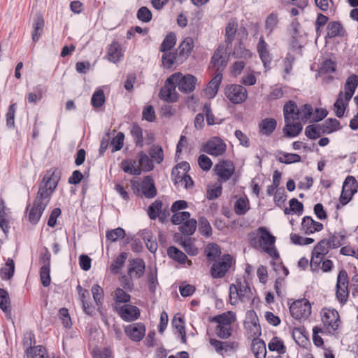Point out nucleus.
I'll return each instance as SVG.
<instances>
[{
    "instance_id": "obj_1",
    "label": "nucleus",
    "mask_w": 358,
    "mask_h": 358,
    "mask_svg": "<svg viewBox=\"0 0 358 358\" xmlns=\"http://www.w3.org/2000/svg\"><path fill=\"white\" fill-rule=\"evenodd\" d=\"M61 171L56 168H52L47 171L41 182L39 185L37 195L34 201L33 206H27L29 210L28 219L33 224H36L45 208L48 205L51 196L56 189L61 178Z\"/></svg>"
},
{
    "instance_id": "obj_2",
    "label": "nucleus",
    "mask_w": 358,
    "mask_h": 358,
    "mask_svg": "<svg viewBox=\"0 0 358 358\" xmlns=\"http://www.w3.org/2000/svg\"><path fill=\"white\" fill-rule=\"evenodd\" d=\"M283 116L285 127L283 132L287 137L298 136L303 129L301 122L299 121V108L293 101H287L283 107Z\"/></svg>"
},
{
    "instance_id": "obj_3",
    "label": "nucleus",
    "mask_w": 358,
    "mask_h": 358,
    "mask_svg": "<svg viewBox=\"0 0 358 358\" xmlns=\"http://www.w3.org/2000/svg\"><path fill=\"white\" fill-rule=\"evenodd\" d=\"M275 237L265 227H261L257 229V236L251 240V245L257 249H262L272 257H278V254L274 246Z\"/></svg>"
},
{
    "instance_id": "obj_4",
    "label": "nucleus",
    "mask_w": 358,
    "mask_h": 358,
    "mask_svg": "<svg viewBox=\"0 0 358 358\" xmlns=\"http://www.w3.org/2000/svg\"><path fill=\"white\" fill-rule=\"evenodd\" d=\"M252 293L247 280L245 278H238L234 284L229 287V302L236 305L239 301L245 303L251 300Z\"/></svg>"
},
{
    "instance_id": "obj_5",
    "label": "nucleus",
    "mask_w": 358,
    "mask_h": 358,
    "mask_svg": "<svg viewBox=\"0 0 358 358\" xmlns=\"http://www.w3.org/2000/svg\"><path fill=\"white\" fill-rule=\"evenodd\" d=\"M236 320L235 315L229 311L213 317L211 322H216L215 331L217 336L222 339H227L232 333V324Z\"/></svg>"
},
{
    "instance_id": "obj_6",
    "label": "nucleus",
    "mask_w": 358,
    "mask_h": 358,
    "mask_svg": "<svg viewBox=\"0 0 358 358\" xmlns=\"http://www.w3.org/2000/svg\"><path fill=\"white\" fill-rule=\"evenodd\" d=\"M234 258L229 254L222 255L211 266L210 274L213 278H223L234 264Z\"/></svg>"
},
{
    "instance_id": "obj_7",
    "label": "nucleus",
    "mask_w": 358,
    "mask_h": 358,
    "mask_svg": "<svg viewBox=\"0 0 358 358\" xmlns=\"http://www.w3.org/2000/svg\"><path fill=\"white\" fill-rule=\"evenodd\" d=\"M224 94L234 104H240L248 99L247 90L241 85L231 84L224 88Z\"/></svg>"
},
{
    "instance_id": "obj_8",
    "label": "nucleus",
    "mask_w": 358,
    "mask_h": 358,
    "mask_svg": "<svg viewBox=\"0 0 358 358\" xmlns=\"http://www.w3.org/2000/svg\"><path fill=\"white\" fill-rule=\"evenodd\" d=\"M202 150L211 156H222L227 150V144L221 138L214 136L203 145Z\"/></svg>"
},
{
    "instance_id": "obj_9",
    "label": "nucleus",
    "mask_w": 358,
    "mask_h": 358,
    "mask_svg": "<svg viewBox=\"0 0 358 358\" xmlns=\"http://www.w3.org/2000/svg\"><path fill=\"white\" fill-rule=\"evenodd\" d=\"M289 312L291 315L296 320L308 318L311 314L310 303L306 299L296 300L291 304Z\"/></svg>"
},
{
    "instance_id": "obj_10",
    "label": "nucleus",
    "mask_w": 358,
    "mask_h": 358,
    "mask_svg": "<svg viewBox=\"0 0 358 358\" xmlns=\"http://www.w3.org/2000/svg\"><path fill=\"white\" fill-rule=\"evenodd\" d=\"M176 77H178V75H171L167 78L164 86L161 89L159 92V96L161 99L169 103H173L177 101L178 99V94L176 90V85L174 83Z\"/></svg>"
},
{
    "instance_id": "obj_11",
    "label": "nucleus",
    "mask_w": 358,
    "mask_h": 358,
    "mask_svg": "<svg viewBox=\"0 0 358 358\" xmlns=\"http://www.w3.org/2000/svg\"><path fill=\"white\" fill-rule=\"evenodd\" d=\"M336 288L337 299L341 303H345L348 300L349 291L348 273L343 269L338 273Z\"/></svg>"
},
{
    "instance_id": "obj_12",
    "label": "nucleus",
    "mask_w": 358,
    "mask_h": 358,
    "mask_svg": "<svg viewBox=\"0 0 358 358\" xmlns=\"http://www.w3.org/2000/svg\"><path fill=\"white\" fill-rule=\"evenodd\" d=\"M115 310L124 321L131 322L137 320L140 316V309L131 304H115Z\"/></svg>"
},
{
    "instance_id": "obj_13",
    "label": "nucleus",
    "mask_w": 358,
    "mask_h": 358,
    "mask_svg": "<svg viewBox=\"0 0 358 358\" xmlns=\"http://www.w3.org/2000/svg\"><path fill=\"white\" fill-rule=\"evenodd\" d=\"M132 186L134 190H136L138 193L141 192V195L146 198L151 199L157 194L154 180L150 176L145 177L141 183H132Z\"/></svg>"
},
{
    "instance_id": "obj_14",
    "label": "nucleus",
    "mask_w": 358,
    "mask_h": 358,
    "mask_svg": "<svg viewBox=\"0 0 358 358\" xmlns=\"http://www.w3.org/2000/svg\"><path fill=\"white\" fill-rule=\"evenodd\" d=\"M173 75H178L174 83L178 86V90L184 93H190L193 92L196 87V78L190 74L183 76L181 73H175Z\"/></svg>"
},
{
    "instance_id": "obj_15",
    "label": "nucleus",
    "mask_w": 358,
    "mask_h": 358,
    "mask_svg": "<svg viewBox=\"0 0 358 358\" xmlns=\"http://www.w3.org/2000/svg\"><path fill=\"white\" fill-rule=\"evenodd\" d=\"M214 171L220 180L227 181L234 173L235 166L230 160H222L215 164Z\"/></svg>"
},
{
    "instance_id": "obj_16",
    "label": "nucleus",
    "mask_w": 358,
    "mask_h": 358,
    "mask_svg": "<svg viewBox=\"0 0 358 358\" xmlns=\"http://www.w3.org/2000/svg\"><path fill=\"white\" fill-rule=\"evenodd\" d=\"M322 321L329 331L338 329L340 324L338 313L334 309L323 308L322 310Z\"/></svg>"
},
{
    "instance_id": "obj_17",
    "label": "nucleus",
    "mask_w": 358,
    "mask_h": 358,
    "mask_svg": "<svg viewBox=\"0 0 358 358\" xmlns=\"http://www.w3.org/2000/svg\"><path fill=\"white\" fill-rule=\"evenodd\" d=\"M127 336L134 342L141 341L145 334V326L141 322L127 325L124 329Z\"/></svg>"
},
{
    "instance_id": "obj_18",
    "label": "nucleus",
    "mask_w": 358,
    "mask_h": 358,
    "mask_svg": "<svg viewBox=\"0 0 358 358\" xmlns=\"http://www.w3.org/2000/svg\"><path fill=\"white\" fill-rule=\"evenodd\" d=\"M324 228L321 222L315 221L310 216H305L301 222V231L306 235H310L315 232H319Z\"/></svg>"
},
{
    "instance_id": "obj_19",
    "label": "nucleus",
    "mask_w": 358,
    "mask_h": 358,
    "mask_svg": "<svg viewBox=\"0 0 358 358\" xmlns=\"http://www.w3.org/2000/svg\"><path fill=\"white\" fill-rule=\"evenodd\" d=\"M228 59L229 55L226 48L224 46H219L212 57L211 63L214 66L217 67L218 71L220 68L226 66Z\"/></svg>"
},
{
    "instance_id": "obj_20",
    "label": "nucleus",
    "mask_w": 358,
    "mask_h": 358,
    "mask_svg": "<svg viewBox=\"0 0 358 358\" xmlns=\"http://www.w3.org/2000/svg\"><path fill=\"white\" fill-rule=\"evenodd\" d=\"M257 49L264 67L266 69L268 68L272 61V56L268 50V45L262 36L259 38Z\"/></svg>"
},
{
    "instance_id": "obj_21",
    "label": "nucleus",
    "mask_w": 358,
    "mask_h": 358,
    "mask_svg": "<svg viewBox=\"0 0 358 358\" xmlns=\"http://www.w3.org/2000/svg\"><path fill=\"white\" fill-rule=\"evenodd\" d=\"M145 262L141 259H135L129 262L128 274L131 278H139L145 271Z\"/></svg>"
},
{
    "instance_id": "obj_22",
    "label": "nucleus",
    "mask_w": 358,
    "mask_h": 358,
    "mask_svg": "<svg viewBox=\"0 0 358 358\" xmlns=\"http://www.w3.org/2000/svg\"><path fill=\"white\" fill-rule=\"evenodd\" d=\"M357 86L358 76L352 74L347 78L344 86L345 93L343 94L346 102H349L352 99Z\"/></svg>"
},
{
    "instance_id": "obj_23",
    "label": "nucleus",
    "mask_w": 358,
    "mask_h": 358,
    "mask_svg": "<svg viewBox=\"0 0 358 358\" xmlns=\"http://www.w3.org/2000/svg\"><path fill=\"white\" fill-rule=\"evenodd\" d=\"M222 79L221 73H217L208 83L205 90V94L208 98H213L217 93L219 86Z\"/></svg>"
},
{
    "instance_id": "obj_24",
    "label": "nucleus",
    "mask_w": 358,
    "mask_h": 358,
    "mask_svg": "<svg viewBox=\"0 0 358 358\" xmlns=\"http://www.w3.org/2000/svg\"><path fill=\"white\" fill-rule=\"evenodd\" d=\"M194 47V41L193 39L190 37H187L184 39V41L180 44L178 48V58L181 61L186 59L191 51L192 50Z\"/></svg>"
},
{
    "instance_id": "obj_25",
    "label": "nucleus",
    "mask_w": 358,
    "mask_h": 358,
    "mask_svg": "<svg viewBox=\"0 0 358 358\" xmlns=\"http://www.w3.org/2000/svg\"><path fill=\"white\" fill-rule=\"evenodd\" d=\"M121 166L125 173L134 176H139L141 173V169L139 166L138 162L134 159L123 160Z\"/></svg>"
},
{
    "instance_id": "obj_26",
    "label": "nucleus",
    "mask_w": 358,
    "mask_h": 358,
    "mask_svg": "<svg viewBox=\"0 0 358 358\" xmlns=\"http://www.w3.org/2000/svg\"><path fill=\"white\" fill-rule=\"evenodd\" d=\"M252 351L256 358H266V348L265 343L259 338H254L252 343Z\"/></svg>"
},
{
    "instance_id": "obj_27",
    "label": "nucleus",
    "mask_w": 358,
    "mask_h": 358,
    "mask_svg": "<svg viewBox=\"0 0 358 358\" xmlns=\"http://www.w3.org/2000/svg\"><path fill=\"white\" fill-rule=\"evenodd\" d=\"M45 259V257H43ZM45 260L47 263H45L41 268L40 271V278L41 280V283L44 287H48L50 284V255H47L45 257Z\"/></svg>"
},
{
    "instance_id": "obj_28",
    "label": "nucleus",
    "mask_w": 358,
    "mask_h": 358,
    "mask_svg": "<svg viewBox=\"0 0 358 358\" xmlns=\"http://www.w3.org/2000/svg\"><path fill=\"white\" fill-rule=\"evenodd\" d=\"M277 122L273 118H265L259 123V131L264 134L268 136L275 130Z\"/></svg>"
},
{
    "instance_id": "obj_29",
    "label": "nucleus",
    "mask_w": 358,
    "mask_h": 358,
    "mask_svg": "<svg viewBox=\"0 0 358 358\" xmlns=\"http://www.w3.org/2000/svg\"><path fill=\"white\" fill-rule=\"evenodd\" d=\"M122 57L123 53L120 44L117 41H113L108 50V59L115 63L118 62Z\"/></svg>"
},
{
    "instance_id": "obj_30",
    "label": "nucleus",
    "mask_w": 358,
    "mask_h": 358,
    "mask_svg": "<svg viewBox=\"0 0 358 358\" xmlns=\"http://www.w3.org/2000/svg\"><path fill=\"white\" fill-rule=\"evenodd\" d=\"M320 128L323 134H331L339 130L341 127L338 120L329 118L320 124Z\"/></svg>"
},
{
    "instance_id": "obj_31",
    "label": "nucleus",
    "mask_w": 358,
    "mask_h": 358,
    "mask_svg": "<svg viewBox=\"0 0 358 358\" xmlns=\"http://www.w3.org/2000/svg\"><path fill=\"white\" fill-rule=\"evenodd\" d=\"M44 26V20L41 15H37L33 22V31H32V40L34 42H37L41 35L43 28Z\"/></svg>"
},
{
    "instance_id": "obj_32",
    "label": "nucleus",
    "mask_w": 358,
    "mask_h": 358,
    "mask_svg": "<svg viewBox=\"0 0 358 358\" xmlns=\"http://www.w3.org/2000/svg\"><path fill=\"white\" fill-rule=\"evenodd\" d=\"M137 159L138 160V164L142 171H150L154 168L152 161L149 157L143 151L138 153Z\"/></svg>"
},
{
    "instance_id": "obj_33",
    "label": "nucleus",
    "mask_w": 358,
    "mask_h": 358,
    "mask_svg": "<svg viewBox=\"0 0 358 358\" xmlns=\"http://www.w3.org/2000/svg\"><path fill=\"white\" fill-rule=\"evenodd\" d=\"M348 104V102L345 101V98L343 99V92L341 91L336 102L334 104L335 113L338 117H342L343 116Z\"/></svg>"
},
{
    "instance_id": "obj_34",
    "label": "nucleus",
    "mask_w": 358,
    "mask_h": 358,
    "mask_svg": "<svg viewBox=\"0 0 358 358\" xmlns=\"http://www.w3.org/2000/svg\"><path fill=\"white\" fill-rule=\"evenodd\" d=\"M327 36L331 38L343 34V28L338 22H331L327 27Z\"/></svg>"
},
{
    "instance_id": "obj_35",
    "label": "nucleus",
    "mask_w": 358,
    "mask_h": 358,
    "mask_svg": "<svg viewBox=\"0 0 358 358\" xmlns=\"http://www.w3.org/2000/svg\"><path fill=\"white\" fill-rule=\"evenodd\" d=\"M127 256V253L123 252L115 259L110 266V269L113 273L117 274L120 272L124 265Z\"/></svg>"
},
{
    "instance_id": "obj_36",
    "label": "nucleus",
    "mask_w": 358,
    "mask_h": 358,
    "mask_svg": "<svg viewBox=\"0 0 358 358\" xmlns=\"http://www.w3.org/2000/svg\"><path fill=\"white\" fill-rule=\"evenodd\" d=\"M196 228V221L194 219H187L180 227L179 230L185 235H192Z\"/></svg>"
},
{
    "instance_id": "obj_37",
    "label": "nucleus",
    "mask_w": 358,
    "mask_h": 358,
    "mask_svg": "<svg viewBox=\"0 0 358 358\" xmlns=\"http://www.w3.org/2000/svg\"><path fill=\"white\" fill-rule=\"evenodd\" d=\"M280 156L278 157V160L282 164H289L292 163H297L301 162V156L298 154L287 153L285 152H280Z\"/></svg>"
},
{
    "instance_id": "obj_38",
    "label": "nucleus",
    "mask_w": 358,
    "mask_h": 358,
    "mask_svg": "<svg viewBox=\"0 0 358 358\" xmlns=\"http://www.w3.org/2000/svg\"><path fill=\"white\" fill-rule=\"evenodd\" d=\"M270 351H276L278 354L282 355L286 352V348L283 341L278 337H273L268 345Z\"/></svg>"
},
{
    "instance_id": "obj_39",
    "label": "nucleus",
    "mask_w": 358,
    "mask_h": 358,
    "mask_svg": "<svg viewBox=\"0 0 358 358\" xmlns=\"http://www.w3.org/2000/svg\"><path fill=\"white\" fill-rule=\"evenodd\" d=\"M130 134L134 140L137 147H143V129L136 124H134L131 128Z\"/></svg>"
},
{
    "instance_id": "obj_40",
    "label": "nucleus",
    "mask_w": 358,
    "mask_h": 358,
    "mask_svg": "<svg viewBox=\"0 0 358 358\" xmlns=\"http://www.w3.org/2000/svg\"><path fill=\"white\" fill-rule=\"evenodd\" d=\"M141 236L145 242L147 248L152 252L155 253L157 249V243L155 238L152 236L148 230H143Z\"/></svg>"
},
{
    "instance_id": "obj_41",
    "label": "nucleus",
    "mask_w": 358,
    "mask_h": 358,
    "mask_svg": "<svg viewBox=\"0 0 358 358\" xmlns=\"http://www.w3.org/2000/svg\"><path fill=\"white\" fill-rule=\"evenodd\" d=\"M163 52L162 57V62L164 67L166 69H169L174 64L177 57H178V54L171 50L167 51H162Z\"/></svg>"
},
{
    "instance_id": "obj_42",
    "label": "nucleus",
    "mask_w": 358,
    "mask_h": 358,
    "mask_svg": "<svg viewBox=\"0 0 358 358\" xmlns=\"http://www.w3.org/2000/svg\"><path fill=\"white\" fill-rule=\"evenodd\" d=\"M15 271V263L13 259H8L6 263V267L2 268L0 271V275L3 280H9L13 275Z\"/></svg>"
},
{
    "instance_id": "obj_43",
    "label": "nucleus",
    "mask_w": 358,
    "mask_h": 358,
    "mask_svg": "<svg viewBox=\"0 0 358 358\" xmlns=\"http://www.w3.org/2000/svg\"><path fill=\"white\" fill-rule=\"evenodd\" d=\"M249 208V201L247 198L241 197L234 204V211L239 215L245 214Z\"/></svg>"
},
{
    "instance_id": "obj_44",
    "label": "nucleus",
    "mask_w": 358,
    "mask_h": 358,
    "mask_svg": "<svg viewBox=\"0 0 358 358\" xmlns=\"http://www.w3.org/2000/svg\"><path fill=\"white\" fill-rule=\"evenodd\" d=\"M357 180L355 177L348 176L343 185V191L348 192V195H353L356 192Z\"/></svg>"
},
{
    "instance_id": "obj_45",
    "label": "nucleus",
    "mask_w": 358,
    "mask_h": 358,
    "mask_svg": "<svg viewBox=\"0 0 358 358\" xmlns=\"http://www.w3.org/2000/svg\"><path fill=\"white\" fill-rule=\"evenodd\" d=\"M176 43V36L173 32L166 35L160 46V51L171 50Z\"/></svg>"
},
{
    "instance_id": "obj_46",
    "label": "nucleus",
    "mask_w": 358,
    "mask_h": 358,
    "mask_svg": "<svg viewBox=\"0 0 358 358\" xmlns=\"http://www.w3.org/2000/svg\"><path fill=\"white\" fill-rule=\"evenodd\" d=\"M168 255L171 259L180 263H185V260L187 259L186 255L173 246H171L168 248Z\"/></svg>"
},
{
    "instance_id": "obj_47",
    "label": "nucleus",
    "mask_w": 358,
    "mask_h": 358,
    "mask_svg": "<svg viewBox=\"0 0 358 358\" xmlns=\"http://www.w3.org/2000/svg\"><path fill=\"white\" fill-rule=\"evenodd\" d=\"M237 31V23L234 21H229L226 27V43L231 44L234 40Z\"/></svg>"
},
{
    "instance_id": "obj_48",
    "label": "nucleus",
    "mask_w": 358,
    "mask_h": 358,
    "mask_svg": "<svg viewBox=\"0 0 358 358\" xmlns=\"http://www.w3.org/2000/svg\"><path fill=\"white\" fill-rule=\"evenodd\" d=\"M313 108L310 104H305L299 108V121L308 122L312 117Z\"/></svg>"
},
{
    "instance_id": "obj_49",
    "label": "nucleus",
    "mask_w": 358,
    "mask_h": 358,
    "mask_svg": "<svg viewBox=\"0 0 358 358\" xmlns=\"http://www.w3.org/2000/svg\"><path fill=\"white\" fill-rule=\"evenodd\" d=\"M206 255L209 260H215L221 254L220 248L217 244H208L205 249Z\"/></svg>"
},
{
    "instance_id": "obj_50",
    "label": "nucleus",
    "mask_w": 358,
    "mask_h": 358,
    "mask_svg": "<svg viewBox=\"0 0 358 358\" xmlns=\"http://www.w3.org/2000/svg\"><path fill=\"white\" fill-rule=\"evenodd\" d=\"M278 19L277 15L270 14L266 19L265 29L267 31V36L270 35L277 27Z\"/></svg>"
},
{
    "instance_id": "obj_51",
    "label": "nucleus",
    "mask_w": 358,
    "mask_h": 358,
    "mask_svg": "<svg viewBox=\"0 0 358 358\" xmlns=\"http://www.w3.org/2000/svg\"><path fill=\"white\" fill-rule=\"evenodd\" d=\"M92 293L94 301H95L98 308L102 306L103 299V289L97 284L92 287Z\"/></svg>"
},
{
    "instance_id": "obj_52",
    "label": "nucleus",
    "mask_w": 358,
    "mask_h": 358,
    "mask_svg": "<svg viewBox=\"0 0 358 358\" xmlns=\"http://www.w3.org/2000/svg\"><path fill=\"white\" fill-rule=\"evenodd\" d=\"M172 325L177 329L178 336H180L182 343H185L186 331L182 319L180 317L177 319L176 317H174L172 321Z\"/></svg>"
},
{
    "instance_id": "obj_53",
    "label": "nucleus",
    "mask_w": 358,
    "mask_h": 358,
    "mask_svg": "<svg viewBox=\"0 0 358 358\" xmlns=\"http://www.w3.org/2000/svg\"><path fill=\"white\" fill-rule=\"evenodd\" d=\"M10 299L8 293L0 288V308L4 312H10Z\"/></svg>"
},
{
    "instance_id": "obj_54",
    "label": "nucleus",
    "mask_w": 358,
    "mask_h": 358,
    "mask_svg": "<svg viewBox=\"0 0 358 358\" xmlns=\"http://www.w3.org/2000/svg\"><path fill=\"white\" fill-rule=\"evenodd\" d=\"M162 203L160 201H154L148 208V214L151 220H156L162 210Z\"/></svg>"
},
{
    "instance_id": "obj_55",
    "label": "nucleus",
    "mask_w": 358,
    "mask_h": 358,
    "mask_svg": "<svg viewBox=\"0 0 358 358\" xmlns=\"http://www.w3.org/2000/svg\"><path fill=\"white\" fill-rule=\"evenodd\" d=\"M149 155L158 164L161 163L164 159L163 149L159 145H152L149 150Z\"/></svg>"
},
{
    "instance_id": "obj_56",
    "label": "nucleus",
    "mask_w": 358,
    "mask_h": 358,
    "mask_svg": "<svg viewBox=\"0 0 358 358\" xmlns=\"http://www.w3.org/2000/svg\"><path fill=\"white\" fill-rule=\"evenodd\" d=\"M113 299L115 304L127 303L130 301L131 296L121 288H117L114 292Z\"/></svg>"
},
{
    "instance_id": "obj_57",
    "label": "nucleus",
    "mask_w": 358,
    "mask_h": 358,
    "mask_svg": "<svg viewBox=\"0 0 358 358\" xmlns=\"http://www.w3.org/2000/svg\"><path fill=\"white\" fill-rule=\"evenodd\" d=\"M27 358H47L46 350L38 345L27 350Z\"/></svg>"
},
{
    "instance_id": "obj_58",
    "label": "nucleus",
    "mask_w": 358,
    "mask_h": 358,
    "mask_svg": "<svg viewBox=\"0 0 358 358\" xmlns=\"http://www.w3.org/2000/svg\"><path fill=\"white\" fill-rule=\"evenodd\" d=\"M323 133L320 128V124L309 125L305 129L306 136L310 139H316L319 138Z\"/></svg>"
},
{
    "instance_id": "obj_59",
    "label": "nucleus",
    "mask_w": 358,
    "mask_h": 358,
    "mask_svg": "<svg viewBox=\"0 0 358 358\" xmlns=\"http://www.w3.org/2000/svg\"><path fill=\"white\" fill-rule=\"evenodd\" d=\"M125 235L124 230L121 227H117L116 229L108 231L106 232V238L111 242H115L119 238H123Z\"/></svg>"
},
{
    "instance_id": "obj_60",
    "label": "nucleus",
    "mask_w": 358,
    "mask_h": 358,
    "mask_svg": "<svg viewBox=\"0 0 358 358\" xmlns=\"http://www.w3.org/2000/svg\"><path fill=\"white\" fill-rule=\"evenodd\" d=\"M291 241L295 245H307L314 243L315 240L312 238L303 237L296 234H292L290 236Z\"/></svg>"
},
{
    "instance_id": "obj_61",
    "label": "nucleus",
    "mask_w": 358,
    "mask_h": 358,
    "mask_svg": "<svg viewBox=\"0 0 358 358\" xmlns=\"http://www.w3.org/2000/svg\"><path fill=\"white\" fill-rule=\"evenodd\" d=\"M91 102L94 108H99L105 102V95L103 91L102 90L96 91L92 96Z\"/></svg>"
},
{
    "instance_id": "obj_62",
    "label": "nucleus",
    "mask_w": 358,
    "mask_h": 358,
    "mask_svg": "<svg viewBox=\"0 0 358 358\" xmlns=\"http://www.w3.org/2000/svg\"><path fill=\"white\" fill-rule=\"evenodd\" d=\"M190 217V213L187 211L174 213L171 220L173 224L181 225L187 219Z\"/></svg>"
},
{
    "instance_id": "obj_63",
    "label": "nucleus",
    "mask_w": 358,
    "mask_h": 358,
    "mask_svg": "<svg viewBox=\"0 0 358 358\" xmlns=\"http://www.w3.org/2000/svg\"><path fill=\"white\" fill-rule=\"evenodd\" d=\"M233 55L236 58L248 59L252 57V53L241 44L234 48Z\"/></svg>"
},
{
    "instance_id": "obj_64",
    "label": "nucleus",
    "mask_w": 358,
    "mask_h": 358,
    "mask_svg": "<svg viewBox=\"0 0 358 358\" xmlns=\"http://www.w3.org/2000/svg\"><path fill=\"white\" fill-rule=\"evenodd\" d=\"M330 249V246L326 243V239H322L314 247L313 252L324 257Z\"/></svg>"
}]
</instances>
